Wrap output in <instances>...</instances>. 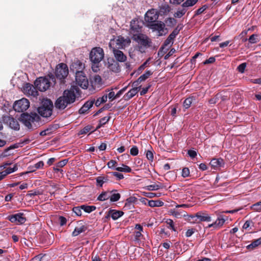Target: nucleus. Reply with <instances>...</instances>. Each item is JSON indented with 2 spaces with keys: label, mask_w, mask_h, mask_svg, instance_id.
Wrapping results in <instances>:
<instances>
[{
  "label": "nucleus",
  "mask_w": 261,
  "mask_h": 261,
  "mask_svg": "<svg viewBox=\"0 0 261 261\" xmlns=\"http://www.w3.org/2000/svg\"><path fill=\"white\" fill-rule=\"evenodd\" d=\"M75 91H77V89L73 87L69 90H65L63 95L56 100L55 103L56 109L63 110L68 106L73 103L76 98Z\"/></svg>",
  "instance_id": "nucleus-1"
},
{
  "label": "nucleus",
  "mask_w": 261,
  "mask_h": 261,
  "mask_svg": "<svg viewBox=\"0 0 261 261\" xmlns=\"http://www.w3.org/2000/svg\"><path fill=\"white\" fill-rule=\"evenodd\" d=\"M40 120V116L35 112H31L30 114L23 113L20 117V121L30 130L35 129L36 127L35 122H38Z\"/></svg>",
  "instance_id": "nucleus-2"
},
{
  "label": "nucleus",
  "mask_w": 261,
  "mask_h": 261,
  "mask_svg": "<svg viewBox=\"0 0 261 261\" xmlns=\"http://www.w3.org/2000/svg\"><path fill=\"white\" fill-rule=\"evenodd\" d=\"M53 104L52 101L49 99L43 101L41 106L38 108V113L43 117H49L53 113Z\"/></svg>",
  "instance_id": "nucleus-3"
},
{
  "label": "nucleus",
  "mask_w": 261,
  "mask_h": 261,
  "mask_svg": "<svg viewBox=\"0 0 261 261\" xmlns=\"http://www.w3.org/2000/svg\"><path fill=\"white\" fill-rule=\"evenodd\" d=\"M130 43V39L129 38H124L120 36L116 39H111L109 47L112 49H122L128 46Z\"/></svg>",
  "instance_id": "nucleus-4"
},
{
  "label": "nucleus",
  "mask_w": 261,
  "mask_h": 261,
  "mask_svg": "<svg viewBox=\"0 0 261 261\" xmlns=\"http://www.w3.org/2000/svg\"><path fill=\"white\" fill-rule=\"evenodd\" d=\"M104 57V51L100 47H94L90 53V59L95 64L99 63Z\"/></svg>",
  "instance_id": "nucleus-5"
},
{
  "label": "nucleus",
  "mask_w": 261,
  "mask_h": 261,
  "mask_svg": "<svg viewBox=\"0 0 261 261\" xmlns=\"http://www.w3.org/2000/svg\"><path fill=\"white\" fill-rule=\"evenodd\" d=\"M147 27L152 30L156 31L157 35L159 36L165 35L167 33V29L165 28V24L164 22L158 21L154 23H150L147 25Z\"/></svg>",
  "instance_id": "nucleus-6"
},
{
  "label": "nucleus",
  "mask_w": 261,
  "mask_h": 261,
  "mask_svg": "<svg viewBox=\"0 0 261 261\" xmlns=\"http://www.w3.org/2000/svg\"><path fill=\"white\" fill-rule=\"evenodd\" d=\"M30 107V102L28 99L23 98L16 101L13 105L14 110L18 112H22L26 111Z\"/></svg>",
  "instance_id": "nucleus-7"
},
{
  "label": "nucleus",
  "mask_w": 261,
  "mask_h": 261,
  "mask_svg": "<svg viewBox=\"0 0 261 261\" xmlns=\"http://www.w3.org/2000/svg\"><path fill=\"white\" fill-rule=\"evenodd\" d=\"M34 84L36 89L40 91H45L50 87V82L48 79L40 77L35 82Z\"/></svg>",
  "instance_id": "nucleus-8"
},
{
  "label": "nucleus",
  "mask_w": 261,
  "mask_h": 261,
  "mask_svg": "<svg viewBox=\"0 0 261 261\" xmlns=\"http://www.w3.org/2000/svg\"><path fill=\"white\" fill-rule=\"evenodd\" d=\"M3 122L9 127L14 130H19L20 125L18 121L10 116H5L3 117Z\"/></svg>",
  "instance_id": "nucleus-9"
},
{
  "label": "nucleus",
  "mask_w": 261,
  "mask_h": 261,
  "mask_svg": "<svg viewBox=\"0 0 261 261\" xmlns=\"http://www.w3.org/2000/svg\"><path fill=\"white\" fill-rule=\"evenodd\" d=\"M55 74L57 79L60 80L65 79L68 74V69L67 65L64 63L58 65L57 66Z\"/></svg>",
  "instance_id": "nucleus-10"
},
{
  "label": "nucleus",
  "mask_w": 261,
  "mask_h": 261,
  "mask_svg": "<svg viewBox=\"0 0 261 261\" xmlns=\"http://www.w3.org/2000/svg\"><path fill=\"white\" fill-rule=\"evenodd\" d=\"M132 38L134 40L144 47L150 46L151 43L150 40L146 35L141 33L134 35V37H132Z\"/></svg>",
  "instance_id": "nucleus-11"
},
{
  "label": "nucleus",
  "mask_w": 261,
  "mask_h": 261,
  "mask_svg": "<svg viewBox=\"0 0 261 261\" xmlns=\"http://www.w3.org/2000/svg\"><path fill=\"white\" fill-rule=\"evenodd\" d=\"M75 82L77 85L84 89L88 87L89 82L84 72H79L75 75Z\"/></svg>",
  "instance_id": "nucleus-12"
},
{
  "label": "nucleus",
  "mask_w": 261,
  "mask_h": 261,
  "mask_svg": "<svg viewBox=\"0 0 261 261\" xmlns=\"http://www.w3.org/2000/svg\"><path fill=\"white\" fill-rule=\"evenodd\" d=\"M158 12L155 9H151L148 10L145 14V20L150 23H155V21L158 19Z\"/></svg>",
  "instance_id": "nucleus-13"
},
{
  "label": "nucleus",
  "mask_w": 261,
  "mask_h": 261,
  "mask_svg": "<svg viewBox=\"0 0 261 261\" xmlns=\"http://www.w3.org/2000/svg\"><path fill=\"white\" fill-rule=\"evenodd\" d=\"M8 219L12 223H15L16 224H23L26 221L24 214L20 213L9 216Z\"/></svg>",
  "instance_id": "nucleus-14"
},
{
  "label": "nucleus",
  "mask_w": 261,
  "mask_h": 261,
  "mask_svg": "<svg viewBox=\"0 0 261 261\" xmlns=\"http://www.w3.org/2000/svg\"><path fill=\"white\" fill-rule=\"evenodd\" d=\"M138 20H132L130 21V34L132 35V37H134V35L139 34L141 30V27L139 25Z\"/></svg>",
  "instance_id": "nucleus-15"
},
{
  "label": "nucleus",
  "mask_w": 261,
  "mask_h": 261,
  "mask_svg": "<svg viewBox=\"0 0 261 261\" xmlns=\"http://www.w3.org/2000/svg\"><path fill=\"white\" fill-rule=\"evenodd\" d=\"M197 219V223L201 222H210L212 220L211 216L206 211H200L196 213Z\"/></svg>",
  "instance_id": "nucleus-16"
},
{
  "label": "nucleus",
  "mask_w": 261,
  "mask_h": 261,
  "mask_svg": "<svg viewBox=\"0 0 261 261\" xmlns=\"http://www.w3.org/2000/svg\"><path fill=\"white\" fill-rule=\"evenodd\" d=\"M84 68V64L79 60L75 61L70 66L71 70L75 73V75H77L79 72H83Z\"/></svg>",
  "instance_id": "nucleus-17"
},
{
  "label": "nucleus",
  "mask_w": 261,
  "mask_h": 261,
  "mask_svg": "<svg viewBox=\"0 0 261 261\" xmlns=\"http://www.w3.org/2000/svg\"><path fill=\"white\" fill-rule=\"evenodd\" d=\"M36 88L30 84H26L23 87V92L27 95L36 97L38 95V92Z\"/></svg>",
  "instance_id": "nucleus-18"
},
{
  "label": "nucleus",
  "mask_w": 261,
  "mask_h": 261,
  "mask_svg": "<svg viewBox=\"0 0 261 261\" xmlns=\"http://www.w3.org/2000/svg\"><path fill=\"white\" fill-rule=\"evenodd\" d=\"M180 30L177 27L169 35L168 37L166 39L164 42V45L168 46L170 44H172L173 43L174 39L176 36L179 34Z\"/></svg>",
  "instance_id": "nucleus-19"
},
{
  "label": "nucleus",
  "mask_w": 261,
  "mask_h": 261,
  "mask_svg": "<svg viewBox=\"0 0 261 261\" xmlns=\"http://www.w3.org/2000/svg\"><path fill=\"white\" fill-rule=\"evenodd\" d=\"M112 50L114 57L117 61L123 62L126 60V56L122 51L116 48L112 49Z\"/></svg>",
  "instance_id": "nucleus-20"
},
{
  "label": "nucleus",
  "mask_w": 261,
  "mask_h": 261,
  "mask_svg": "<svg viewBox=\"0 0 261 261\" xmlns=\"http://www.w3.org/2000/svg\"><path fill=\"white\" fill-rule=\"evenodd\" d=\"M152 74V72L150 70H147L145 73L141 75L138 79L133 83V85L137 86L138 84L143 81H145L150 75Z\"/></svg>",
  "instance_id": "nucleus-21"
},
{
  "label": "nucleus",
  "mask_w": 261,
  "mask_h": 261,
  "mask_svg": "<svg viewBox=\"0 0 261 261\" xmlns=\"http://www.w3.org/2000/svg\"><path fill=\"white\" fill-rule=\"evenodd\" d=\"M140 87H135L131 89L127 93H126L123 96L125 100H128L133 97L139 91Z\"/></svg>",
  "instance_id": "nucleus-22"
},
{
  "label": "nucleus",
  "mask_w": 261,
  "mask_h": 261,
  "mask_svg": "<svg viewBox=\"0 0 261 261\" xmlns=\"http://www.w3.org/2000/svg\"><path fill=\"white\" fill-rule=\"evenodd\" d=\"M124 213L121 211L111 210L109 212L108 216L111 217L114 220L119 218L123 215Z\"/></svg>",
  "instance_id": "nucleus-23"
},
{
  "label": "nucleus",
  "mask_w": 261,
  "mask_h": 261,
  "mask_svg": "<svg viewBox=\"0 0 261 261\" xmlns=\"http://www.w3.org/2000/svg\"><path fill=\"white\" fill-rule=\"evenodd\" d=\"M87 227L85 225L81 223L78 224L74 228V231L72 232V236L74 237L77 236L82 232L86 231Z\"/></svg>",
  "instance_id": "nucleus-24"
},
{
  "label": "nucleus",
  "mask_w": 261,
  "mask_h": 261,
  "mask_svg": "<svg viewBox=\"0 0 261 261\" xmlns=\"http://www.w3.org/2000/svg\"><path fill=\"white\" fill-rule=\"evenodd\" d=\"M94 100L88 101L79 110L80 114H84L86 113L93 105Z\"/></svg>",
  "instance_id": "nucleus-25"
},
{
  "label": "nucleus",
  "mask_w": 261,
  "mask_h": 261,
  "mask_svg": "<svg viewBox=\"0 0 261 261\" xmlns=\"http://www.w3.org/2000/svg\"><path fill=\"white\" fill-rule=\"evenodd\" d=\"M110 175L109 174L106 176H100L96 178V185L102 187L103 184L108 182L110 180Z\"/></svg>",
  "instance_id": "nucleus-26"
},
{
  "label": "nucleus",
  "mask_w": 261,
  "mask_h": 261,
  "mask_svg": "<svg viewBox=\"0 0 261 261\" xmlns=\"http://www.w3.org/2000/svg\"><path fill=\"white\" fill-rule=\"evenodd\" d=\"M101 78L98 75H95L91 79V83L92 87L95 89L96 87H99L101 84Z\"/></svg>",
  "instance_id": "nucleus-27"
},
{
  "label": "nucleus",
  "mask_w": 261,
  "mask_h": 261,
  "mask_svg": "<svg viewBox=\"0 0 261 261\" xmlns=\"http://www.w3.org/2000/svg\"><path fill=\"white\" fill-rule=\"evenodd\" d=\"M163 185L161 182H159L158 184H154L146 186V189L148 191H156L160 189H163Z\"/></svg>",
  "instance_id": "nucleus-28"
},
{
  "label": "nucleus",
  "mask_w": 261,
  "mask_h": 261,
  "mask_svg": "<svg viewBox=\"0 0 261 261\" xmlns=\"http://www.w3.org/2000/svg\"><path fill=\"white\" fill-rule=\"evenodd\" d=\"M183 217H187L186 220L190 223H197V219L195 215H188L186 212H184Z\"/></svg>",
  "instance_id": "nucleus-29"
},
{
  "label": "nucleus",
  "mask_w": 261,
  "mask_h": 261,
  "mask_svg": "<svg viewBox=\"0 0 261 261\" xmlns=\"http://www.w3.org/2000/svg\"><path fill=\"white\" fill-rule=\"evenodd\" d=\"M223 164V160L221 159H213L210 162V165L214 168L220 167Z\"/></svg>",
  "instance_id": "nucleus-30"
},
{
  "label": "nucleus",
  "mask_w": 261,
  "mask_h": 261,
  "mask_svg": "<svg viewBox=\"0 0 261 261\" xmlns=\"http://www.w3.org/2000/svg\"><path fill=\"white\" fill-rule=\"evenodd\" d=\"M116 191V190H113L110 192H103L101 193L98 197L97 199L99 201H105L110 198V194Z\"/></svg>",
  "instance_id": "nucleus-31"
},
{
  "label": "nucleus",
  "mask_w": 261,
  "mask_h": 261,
  "mask_svg": "<svg viewBox=\"0 0 261 261\" xmlns=\"http://www.w3.org/2000/svg\"><path fill=\"white\" fill-rule=\"evenodd\" d=\"M225 221L226 220L224 218L223 216H219L214 222L217 228L221 227L224 224Z\"/></svg>",
  "instance_id": "nucleus-32"
},
{
  "label": "nucleus",
  "mask_w": 261,
  "mask_h": 261,
  "mask_svg": "<svg viewBox=\"0 0 261 261\" xmlns=\"http://www.w3.org/2000/svg\"><path fill=\"white\" fill-rule=\"evenodd\" d=\"M164 205V202L160 200H149L148 205L150 207H160Z\"/></svg>",
  "instance_id": "nucleus-33"
},
{
  "label": "nucleus",
  "mask_w": 261,
  "mask_h": 261,
  "mask_svg": "<svg viewBox=\"0 0 261 261\" xmlns=\"http://www.w3.org/2000/svg\"><path fill=\"white\" fill-rule=\"evenodd\" d=\"M261 244V238L255 240L252 242L247 246V248L249 249H253L256 247Z\"/></svg>",
  "instance_id": "nucleus-34"
},
{
  "label": "nucleus",
  "mask_w": 261,
  "mask_h": 261,
  "mask_svg": "<svg viewBox=\"0 0 261 261\" xmlns=\"http://www.w3.org/2000/svg\"><path fill=\"white\" fill-rule=\"evenodd\" d=\"M170 11V8L168 4H164L160 7L159 13L166 14Z\"/></svg>",
  "instance_id": "nucleus-35"
},
{
  "label": "nucleus",
  "mask_w": 261,
  "mask_h": 261,
  "mask_svg": "<svg viewBox=\"0 0 261 261\" xmlns=\"http://www.w3.org/2000/svg\"><path fill=\"white\" fill-rule=\"evenodd\" d=\"M187 12V9L185 8H183L181 9H178L177 11L174 13L173 16L175 18H181L184 16Z\"/></svg>",
  "instance_id": "nucleus-36"
},
{
  "label": "nucleus",
  "mask_w": 261,
  "mask_h": 261,
  "mask_svg": "<svg viewBox=\"0 0 261 261\" xmlns=\"http://www.w3.org/2000/svg\"><path fill=\"white\" fill-rule=\"evenodd\" d=\"M115 170L119 172H123L125 173H129L132 171V169L129 167L124 164L122 165V167L116 168Z\"/></svg>",
  "instance_id": "nucleus-37"
},
{
  "label": "nucleus",
  "mask_w": 261,
  "mask_h": 261,
  "mask_svg": "<svg viewBox=\"0 0 261 261\" xmlns=\"http://www.w3.org/2000/svg\"><path fill=\"white\" fill-rule=\"evenodd\" d=\"M82 210L87 213H90L96 210V206L94 205H82Z\"/></svg>",
  "instance_id": "nucleus-38"
},
{
  "label": "nucleus",
  "mask_w": 261,
  "mask_h": 261,
  "mask_svg": "<svg viewBox=\"0 0 261 261\" xmlns=\"http://www.w3.org/2000/svg\"><path fill=\"white\" fill-rule=\"evenodd\" d=\"M184 212H180L178 210H176V209H172L170 210L169 211V213L175 217L176 218H179L183 216Z\"/></svg>",
  "instance_id": "nucleus-39"
},
{
  "label": "nucleus",
  "mask_w": 261,
  "mask_h": 261,
  "mask_svg": "<svg viewBox=\"0 0 261 261\" xmlns=\"http://www.w3.org/2000/svg\"><path fill=\"white\" fill-rule=\"evenodd\" d=\"M198 2V0H186L185 2H184L181 6L183 8H187L189 7H192L196 4Z\"/></svg>",
  "instance_id": "nucleus-40"
},
{
  "label": "nucleus",
  "mask_w": 261,
  "mask_h": 261,
  "mask_svg": "<svg viewBox=\"0 0 261 261\" xmlns=\"http://www.w3.org/2000/svg\"><path fill=\"white\" fill-rule=\"evenodd\" d=\"M108 98L107 95H104L101 97L98 98L95 102L96 107L99 106L101 103L107 101Z\"/></svg>",
  "instance_id": "nucleus-41"
},
{
  "label": "nucleus",
  "mask_w": 261,
  "mask_h": 261,
  "mask_svg": "<svg viewBox=\"0 0 261 261\" xmlns=\"http://www.w3.org/2000/svg\"><path fill=\"white\" fill-rule=\"evenodd\" d=\"M17 169H18V168H17V165H15L13 168H11V167L7 168L6 169V170H5L3 171L4 172L5 175L7 176L8 174L16 171Z\"/></svg>",
  "instance_id": "nucleus-42"
},
{
  "label": "nucleus",
  "mask_w": 261,
  "mask_h": 261,
  "mask_svg": "<svg viewBox=\"0 0 261 261\" xmlns=\"http://www.w3.org/2000/svg\"><path fill=\"white\" fill-rule=\"evenodd\" d=\"M149 59L147 60L143 64H142L138 68V69L136 71L137 74L141 73L142 71L145 68V67H147L149 65Z\"/></svg>",
  "instance_id": "nucleus-43"
},
{
  "label": "nucleus",
  "mask_w": 261,
  "mask_h": 261,
  "mask_svg": "<svg viewBox=\"0 0 261 261\" xmlns=\"http://www.w3.org/2000/svg\"><path fill=\"white\" fill-rule=\"evenodd\" d=\"M110 177L114 176L116 177L117 180H120L124 178V176L122 174L117 172H112L109 173Z\"/></svg>",
  "instance_id": "nucleus-44"
},
{
  "label": "nucleus",
  "mask_w": 261,
  "mask_h": 261,
  "mask_svg": "<svg viewBox=\"0 0 261 261\" xmlns=\"http://www.w3.org/2000/svg\"><path fill=\"white\" fill-rule=\"evenodd\" d=\"M251 208L254 211L260 212L261 211V201L256 202L253 204Z\"/></svg>",
  "instance_id": "nucleus-45"
},
{
  "label": "nucleus",
  "mask_w": 261,
  "mask_h": 261,
  "mask_svg": "<svg viewBox=\"0 0 261 261\" xmlns=\"http://www.w3.org/2000/svg\"><path fill=\"white\" fill-rule=\"evenodd\" d=\"M120 195L119 193H113L111 196L110 195V199L111 201L115 202L119 200Z\"/></svg>",
  "instance_id": "nucleus-46"
},
{
  "label": "nucleus",
  "mask_w": 261,
  "mask_h": 261,
  "mask_svg": "<svg viewBox=\"0 0 261 261\" xmlns=\"http://www.w3.org/2000/svg\"><path fill=\"white\" fill-rule=\"evenodd\" d=\"M192 98L191 97H189L186 99L184 102L183 106L185 109H188L191 105L192 103Z\"/></svg>",
  "instance_id": "nucleus-47"
},
{
  "label": "nucleus",
  "mask_w": 261,
  "mask_h": 261,
  "mask_svg": "<svg viewBox=\"0 0 261 261\" xmlns=\"http://www.w3.org/2000/svg\"><path fill=\"white\" fill-rule=\"evenodd\" d=\"M92 128L90 125H87L80 131L79 135L86 134L91 131Z\"/></svg>",
  "instance_id": "nucleus-48"
},
{
  "label": "nucleus",
  "mask_w": 261,
  "mask_h": 261,
  "mask_svg": "<svg viewBox=\"0 0 261 261\" xmlns=\"http://www.w3.org/2000/svg\"><path fill=\"white\" fill-rule=\"evenodd\" d=\"M110 117H104L99 120V125L97 128H99L101 126L106 124L110 120Z\"/></svg>",
  "instance_id": "nucleus-49"
},
{
  "label": "nucleus",
  "mask_w": 261,
  "mask_h": 261,
  "mask_svg": "<svg viewBox=\"0 0 261 261\" xmlns=\"http://www.w3.org/2000/svg\"><path fill=\"white\" fill-rule=\"evenodd\" d=\"M44 166V163L43 161H39L36 163L33 167V169L31 171L32 172L35 171L36 169L42 168Z\"/></svg>",
  "instance_id": "nucleus-50"
},
{
  "label": "nucleus",
  "mask_w": 261,
  "mask_h": 261,
  "mask_svg": "<svg viewBox=\"0 0 261 261\" xmlns=\"http://www.w3.org/2000/svg\"><path fill=\"white\" fill-rule=\"evenodd\" d=\"M82 205L80 206H76L73 208V212L78 216H80L82 215Z\"/></svg>",
  "instance_id": "nucleus-51"
},
{
  "label": "nucleus",
  "mask_w": 261,
  "mask_h": 261,
  "mask_svg": "<svg viewBox=\"0 0 261 261\" xmlns=\"http://www.w3.org/2000/svg\"><path fill=\"white\" fill-rule=\"evenodd\" d=\"M139 153L138 148L136 146H133L130 150V153L133 156L138 155Z\"/></svg>",
  "instance_id": "nucleus-52"
},
{
  "label": "nucleus",
  "mask_w": 261,
  "mask_h": 261,
  "mask_svg": "<svg viewBox=\"0 0 261 261\" xmlns=\"http://www.w3.org/2000/svg\"><path fill=\"white\" fill-rule=\"evenodd\" d=\"M117 164V163L115 160H111L107 163V165L109 168H113V169H115L116 168H117L116 167Z\"/></svg>",
  "instance_id": "nucleus-53"
},
{
  "label": "nucleus",
  "mask_w": 261,
  "mask_h": 261,
  "mask_svg": "<svg viewBox=\"0 0 261 261\" xmlns=\"http://www.w3.org/2000/svg\"><path fill=\"white\" fill-rule=\"evenodd\" d=\"M257 35L256 34H253L251 35L249 38V41L250 43L253 44L257 42Z\"/></svg>",
  "instance_id": "nucleus-54"
},
{
  "label": "nucleus",
  "mask_w": 261,
  "mask_h": 261,
  "mask_svg": "<svg viewBox=\"0 0 261 261\" xmlns=\"http://www.w3.org/2000/svg\"><path fill=\"white\" fill-rule=\"evenodd\" d=\"M207 6H203L202 7L199 8L196 11L195 15H198L201 14L207 9Z\"/></svg>",
  "instance_id": "nucleus-55"
},
{
  "label": "nucleus",
  "mask_w": 261,
  "mask_h": 261,
  "mask_svg": "<svg viewBox=\"0 0 261 261\" xmlns=\"http://www.w3.org/2000/svg\"><path fill=\"white\" fill-rule=\"evenodd\" d=\"M190 175V171L188 168H184L182 170V176L184 177H188Z\"/></svg>",
  "instance_id": "nucleus-56"
},
{
  "label": "nucleus",
  "mask_w": 261,
  "mask_h": 261,
  "mask_svg": "<svg viewBox=\"0 0 261 261\" xmlns=\"http://www.w3.org/2000/svg\"><path fill=\"white\" fill-rule=\"evenodd\" d=\"M167 224H168L169 225V226L168 227L169 228L172 229L173 231L176 230V229L174 227V222L172 220H171V219L167 220Z\"/></svg>",
  "instance_id": "nucleus-57"
},
{
  "label": "nucleus",
  "mask_w": 261,
  "mask_h": 261,
  "mask_svg": "<svg viewBox=\"0 0 261 261\" xmlns=\"http://www.w3.org/2000/svg\"><path fill=\"white\" fill-rule=\"evenodd\" d=\"M246 67V64L245 63H242L238 67L239 71L241 73H243L245 71Z\"/></svg>",
  "instance_id": "nucleus-58"
},
{
  "label": "nucleus",
  "mask_w": 261,
  "mask_h": 261,
  "mask_svg": "<svg viewBox=\"0 0 261 261\" xmlns=\"http://www.w3.org/2000/svg\"><path fill=\"white\" fill-rule=\"evenodd\" d=\"M253 223L251 220L246 221L243 226V229H247L251 225H253Z\"/></svg>",
  "instance_id": "nucleus-59"
},
{
  "label": "nucleus",
  "mask_w": 261,
  "mask_h": 261,
  "mask_svg": "<svg viewBox=\"0 0 261 261\" xmlns=\"http://www.w3.org/2000/svg\"><path fill=\"white\" fill-rule=\"evenodd\" d=\"M67 162L68 161L66 159L62 160L57 164V167L62 168L66 165Z\"/></svg>",
  "instance_id": "nucleus-60"
},
{
  "label": "nucleus",
  "mask_w": 261,
  "mask_h": 261,
  "mask_svg": "<svg viewBox=\"0 0 261 261\" xmlns=\"http://www.w3.org/2000/svg\"><path fill=\"white\" fill-rule=\"evenodd\" d=\"M134 207V204H132L130 203H127V202H125L123 209L124 210H129L133 209Z\"/></svg>",
  "instance_id": "nucleus-61"
},
{
  "label": "nucleus",
  "mask_w": 261,
  "mask_h": 261,
  "mask_svg": "<svg viewBox=\"0 0 261 261\" xmlns=\"http://www.w3.org/2000/svg\"><path fill=\"white\" fill-rule=\"evenodd\" d=\"M146 156L148 160H149V161H152L153 159V155L151 151L148 150L146 152Z\"/></svg>",
  "instance_id": "nucleus-62"
},
{
  "label": "nucleus",
  "mask_w": 261,
  "mask_h": 261,
  "mask_svg": "<svg viewBox=\"0 0 261 261\" xmlns=\"http://www.w3.org/2000/svg\"><path fill=\"white\" fill-rule=\"evenodd\" d=\"M176 22V20L173 18H168L166 20V23H168L169 25H174Z\"/></svg>",
  "instance_id": "nucleus-63"
},
{
  "label": "nucleus",
  "mask_w": 261,
  "mask_h": 261,
  "mask_svg": "<svg viewBox=\"0 0 261 261\" xmlns=\"http://www.w3.org/2000/svg\"><path fill=\"white\" fill-rule=\"evenodd\" d=\"M42 256L41 254H39L35 256L34 257L32 258L30 261H41Z\"/></svg>",
  "instance_id": "nucleus-64"
}]
</instances>
